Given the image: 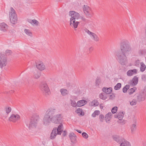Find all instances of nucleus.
Wrapping results in <instances>:
<instances>
[{
	"label": "nucleus",
	"mask_w": 146,
	"mask_h": 146,
	"mask_svg": "<svg viewBox=\"0 0 146 146\" xmlns=\"http://www.w3.org/2000/svg\"><path fill=\"white\" fill-rule=\"evenodd\" d=\"M69 14L71 17L70 19V25L73 26L75 30L77 28L79 23L84 24L86 23L87 20L83 16H80L78 12L74 11L69 12Z\"/></svg>",
	"instance_id": "7ed1b4c3"
},
{
	"label": "nucleus",
	"mask_w": 146,
	"mask_h": 146,
	"mask_svg": "<svg viewBox=\"0 0 146 146\" xmlns=\"http://www.w3.org/2000/svg\"><path fill=\"white\" fill-rule=\"evenodd\" d=\"M146 96L141 92L137 95L136 100L138 102H141L145 100Z\"/></svg>",
	"instance_id": "9d476101"
},
{
	"label": "nucleus",
	"mask_w": 146,
	"mask_h": 146,
	"mask_svg": "<svg viewBox=\"0 0 146 146\" xmlns=\"http://www.w3.org/2000/svg\"><path fill=\"white\" fill-rule=\"evenodd\" d=\"M40 88L44 95L47 96L50 94L49 89L46 82H43L41 83Z\"/></svg>",
	"instance_id": "423d86ee"
},
{
	"label": "nucleus",
	"mask_w": 146,
	"mask_h": 146,
	"mask_svg": "<svg viewBox=\"0 0 146 146\" xmlns=\"http://www.w3.org/2000/svg\"><path fill=\"white\" fill-rule=\"evenodd\" d=\"M100 108L101 109H103V106L102 105H101V104L100 105Z\"/></svg>",
	"instance_id": "6e6d98bb"
},
{
	"label": "nucleus",
	"mask_w": 146,
	"mask_h": 146,
	"mask_svg": "<svg viewBox=\"0 0 146 146\" xmlns=\"http://www.w3.org/2000/svg\"><path fill=\"white\" fill-rule=\"evenodd\" d=\"M74 130H76V131H77L79 133H82V131L80 130H78V129H74Z\"/></svg>",
	"instance_id": "864d4df0"
},
{
	"label": "nucleus",
	"mask_w": 146,
	"mask_h": 146,
	"mask_svg": "<svg viewBox=\"0 0 146 146\" xmlns=\"http://www.w3.org/2000/svg\"><path fill=\"white\" fill-rule=\"evenodd\" d=\"M120 146H121V144H120Z\"/></svg>",
	"instance_id": "052dcab7"
},
{
	"label": "nucleus",
	"mask_w": 146,
	"mask_h": 146,
	"mask_svg": "<svg viewBox=\"0 0 146 146\" xmlns=\"http://www.w3.org/2000/svg\"><path fill=\"white\" fill-rule=\"evenodd\" d=\"M63 125L61 123L59 125L57 128L54 127L51 133L50 138L53 139L55 138L57 135H61L63 131Z\"/></svg>",
	"instance_id": "39448f33"
},
{
	"label": "nucleus",
	"mask_w": 146,
	"mask_h": 146,
	"mask_svg": "<svg viewBox=\"0 0 146 146\" xmlns=\"http://www.w3.org/2000/svg\"><path fill=\"white\" fill-rule=\"evenodd\" d=\"M113 138L114 141L118 143H120V144L123 141V140H124L123 138L117 135L113 136Z\"/></svg>",
	"instance_id": "4468645a"
},
{
	"label": "nucleus",
	"mask_w": 146,
	"mask_h": 146,
	"mask_svg": "<svg viewBox=\"0 0 146 146\" xmlns=\"http://www.w3.org/2000/svg\"><path fill=\"white\" fill-rule=\"evenodd\" d=\"M112 115V114L111 112H109L106 115L105 118L106 122L110 120L111 118Z\"/></svg>",
	"instance_id": "4be33fe9"
},
{
	"label": "nucleus",
	"mask_w": 146,
	"mask_h": 146,
	"mask_svg": "<svg viewBox=\"0 0 146 146\" xmlns=\"http://www.w3.org/2000/svg\"><path fill=\"white\" fill-rule=\"evenodd\" d=\"M36 66L37 68L40 71H42L45 69V66L42 62L36 63Z\"/></svg>",
	"instance_id": "ddd939ff"
},
{
	"label": "nucleus",
	"mask_w": 146,
	"mask_h": 146,
	"mask_svg": "<svg viewBox=\"0 0 146 146\" xmlns=\"http://www.w3.org/2000/svg\"><path fill=\"white\" fill-rule=\"evenodd\" d=\"M140 63L141 62H140V61L138 60L136 61L135 62V65L137 66H139L140 64Z\"/></svg>",
	"instance_id": "a18cd8bd"
},
{
	"label": "nucleus",
	"mask_w": 146,
	"mask_h": 146,
	"mask_svg": "<svg viewBox=\"0 0 146 146\" xmlns=\"http://www.w3.org/2000/svg\"><path fill=\"white\" fill-rule=\"evenodd\" d=\"M12 53V51L9 50H7L5 51V54L6 55H11Z\"/></svg>",
	"instance_id": "a19ab883"
},
{
	"label": "nucleus",
	"mask_w": 146,
	"mask_h": 146,
	"mask_svg": "<svg viewBox=\"0 0 146 146\" xmlns=\"http://www.w3.org/2000/svg\"><path fill=\"white\" fill-rule=\"evenodd\" d=\"M124 114V113L123 112H121L118 113L117 115H114V117L115 118H117L120 121L122 119Z\"/></svg>",
	"instance_id": "dca6fc26"
},
{
	"label": "nucleus",
	"mask_w": 146,
	"mask_h": 146,
	"mask_svg": "<svg viewBox=\"0 0 146 146\" xmlns=\"http://www.w3.org/2000/svg\"><path fill=\"white\" fill-rule=\"evenodd\" d=\"M141 79L144 81H146V74H143L141 76Z\"/></svg>",
	"instance_id": "49530a36"
},
{
	"label": "nucleus",
	"mask_w": 146,
	"mask_h": 146,
	"mask_svg": "<svg viewBox=\"0 0 146 146\" xmlns=\"http://www.w3.org/2000/svg\"><path fill=\"white\" fill-rule=\"evenodd\" d=\"M7 64V59L6 57L3 55H0V67L2 68L5 66Z\"/></svg>",
	"instance_id": "6e6552de"
},
{
	"label": "nucleus",
	"mask_w": 146,
	"mask_h": 146,
	"mask_svg": "<svg viewBox=\"0 0 146 146\" xmlns=\"http://www.w3.org/2000/svg\"><path fill=\"white\" fill-rule=\"evenodd\" d=\"M131 133L132 134L134 133L136 129V123L133 124L131 126Z\"/></svg>",
	"instance_id": "b1692460"
},
{
	"label": "nucleus",
	"mask_w": 146,
	"mask_h": 146,
	"mask_svg": "<svg viewBox=\"0 0 146 146\" xmlns=\"http://www.w3.org/2000/svg\"><path fill=\"white\" fill-rule=\"evenodd\" d=\"M90 36L93 37V39L96 42L99 41V38L97 35L95 33H93Z\"/></svg>",
	"instance_id": "393cba45"
},
{
	"label": "nucleus",
	"mask_w": 146,
	"mask_h": 146,
	"mask_svg": "<svg viewBox=\"0 0 146 146\" xmlns=\"http://www.w3.org/2000/svg\"><path fill=\"white\" fill-rule=\"evenodd\" d=\"M135 89L136 88L135 87H133L130 89L128 91L129 94L130 95L132 94L135 91Z\"/></svg>",
	"instance_id": "473e14b6"
},
{
	"label": "nucleus",
	"mask_w": 146,
	"mask_h": 146,
	"mask_svg": "<svg viewBox=\"0 0 146 146\" xmlns=\"http://www.w3.org/2000/svg\"><path fill=\"white\" fill-rule=\"evenodd\" d=\"M145 146H146V145H145Z\"/></svg>",
	"instance_id": "680f3d73"
},
{
	"label": "nucleus",
	"mask_w": 146,
	"mask_h": 146,
	"mask_svg": "<svg viewBox=\"0 0 146 146\" xmlns=\"http://www.w3.org/2000/svg\"><path fill=\"white\" fill-rule=\"evenodd\" d=\"M121 146H131V145L129 142L124 138V140L121 143Z\"/></svg>",
	"instance_id": "6ab92c4d"
},
{
	"label": "nucleus",
	"mask_w": 146,
	"mask_h": 146,
	"mask_svg": "<svg viewBox=\"0 0 146 146\" xmlns=\"http://www.w3.org/2000/svg\"><path fill=\"white\" fill-rule=\"evenodd\" d=\"M85 31L86 32L90 35H91L92 34V33H93L92 32L88 30L87 29H86L85 30Z\"/></svg>",
	"instance_id": "de8ad7c7"
},
{
	"label": "nucleus",
	"mask_w": 146,
	"mask_h": 146,
	"mask_svg": "<svg viewBox=\"0 0 146 146\" xmlns=\"http://www.w3.org/2000/svg\"><path fill=\"white\" fill-rule=\"evenodd\" d=\"M76 135L74 136H73L72 137H71V138L70 139L71 140V142L73 143H75V141L76 140Z\"/></svg>",
	"instance_id": "58836bf2"
},
{
	"label": "nucleus",
	"mask_w": 146,
	"mask_h": 146,
	"mask_svg": "<svg viewBox=\"0 0 146 146\" xmlns=\"http://www.w3.org/2000/svg\"><path fill=\"white\" fill-rule=\"evenodd\" d=\"M104 118V115L102 114H101L99 116V119L101 122H102L103 121Z\"/></svg>",
	"instance_id": "c03bdc74"
},
{
	"label": "nucleus",
	"mask_w": 146,
	"mask_h": 146,
	"mask_svg": "<svg viewBox=\"0 0 146 146\" xmlns=\"http://www.w3.org/2000/svg\"><path fill=\"white\" fill-rule=\"evenodd\" d=\"M24 32L28 36L31 37L32 36V34L31 31L29 29H25L24 30Z\"/></svg>",
	"instance_id": "a878e982"
},
{
	"label": "nucleus",
	"mask_w": 146,
	"mask_h": 146,
	"mask_svg": "<svg viewBox=\"0 0 146 146\" xmlns=\"http://www.w3.org/2000/svg\"><path fill=\"white\" fill-rule=\"evenodd\" d=\"M87 102V101L84 100H82L78 101L76 105L78 107H80L85 105Z\"/></svg>",
	"instance_id": "f3484780"
},
{
	"label": "nucleus",
	"mask_w": 146,
	"mask_h": 146,
	"mask_svg": "<svg viewBox=\"0 0 146 146\" xmlns=\"http://www.w3.org/2000/svg\"><path fill=\"white\" fill-rule=\"evenodd\" d=\"M82 111V109L80 108H78L77 110L75 112L77 113H80Z\"/></svg>",
	"instance_id": "09e8293b"
},
{
	"label": "nucleus",
	"mask_w": 146,
	"mask_h": 146,
	"mask_svg": "<svg viewBox=\"0 0 146 146\" xmlns=\"http://www.w3.org/2000/svg\"><path fill=\"white\" fill-rule=\"evenodd\" d=\"M100 98L103 100H105L107 98V97L105 96L103 94L101 93L99 95Z\"/></svg>",
	"instance_id": "e433bc0d"
},
{
	"label": "nucleus",
	"mask_w": 146,
	"mask_h": 146,
	"mask_svg": "<svg viewBox=\"0 0 146 146\" xmlns=\"http://www.w3.org/2000/svg\"><path fill=\"white\" fill-rule=\"evenodd\" d=\"M98 102L96 100H94L90 103V105L92 106H98Z\"/></svg>",
	"instance_id": "bb28decb"
},
{
	"label": "nucleus",
	"mask_w": 146,
	"mask_h": 146,
	"mask_svg": "<svg viewBox=\"0 0 146 146\" xmlns=\"http://www.w3.org/2000/svg\"><path fill=\"white\" fill-rule=\"evenodd\" d=\"M103 92L107 94L110 93L112 91V88H106L104 87L102 89Z\"/></svg>",
	"instance_id": "a211bd4d"
},
{
	"label": "nucleus",
	"mask_w": 146,
	"mask_h": 146,
	"mask_svg": "<svg viewBox=\"0 0 146 146\" xmlns=\"http://www.w3.org/2000/svg\"><path fill=\"white\" fill-rule=\"evenodd\" d=\"M140 92L146 96V85L145 86L142 91Z\"/></svg>",
	"instance_id": "79ce46f5"
},
{
	"label": "nucleus",
	"mask_w": 146,
	"mask_h": 146,
	"mask_svg": "<svg viewBox=\"0 0 146 146\" xmlns=\"http://www.w3.org/2000/svg\"><path fill=\"white\" fill-rule=\"evenodd\" d=\"M11 110V108L10 107H6L5 108V111L7 114V116L5 117L6 118L7 117L8 115L10 113Z\"/></svg>",
	"instance_id": "cd10ccee"
},
{
	"label": "nucleus",
	"mask_w": 146,
	"mask_h": 146,
	"mask_svg": "<svg viewBox=\"0 0 146 146\" xmlns=\"http://www.w3.org/2000/svg\"><path fill=\"white\" fill-rule=\"evenodd\" d=\"M11 11L9 12L10 21L12 24H15L17 23V17L14 9L11 7Z\"/></svg>",
	"instance_id": "0eeeda50"
},
{
	"label": "nucleus",
	"mask_w": 146,
	"mask_h": 146,
	"mask_svg": "<svg viewBox=\"0 0 146 146\" xmlns=\"http://www.w3.org/2000/svg\"><path fill=\"white\" fill-rule=\"evenodd\" d=\"M1 80V77L0 76V81Z\"/></svg>",
	"instance_id": "4d7b16f0"
},
{
	"label": "nucleus",
	"mask_w": 146,
	"mask_h": 146,
	"mask_svg": "<svg viewBox=\"0 0 146 146\" xmlns=\"http://www.w3.org/2000/svg\"><path fill=\"white\" fill-rule=\"evenodd\" d=\"M60 91L61 92V95L63 96H65L68 95L69 93V92L67 90L62 88L61 89Z\"/></svg>",
	"instance_id": "aec40b11"
},
{
	"label": "nucleus",
	"mask_w": 146,
	"mask_h": 146,
	"mask_svg": "<svg viewBox=\"0 0 146 146\" xmlns=\"http://www.w3.org/2000/svg\"><path fill=\"white\" fill-rule=\"evenodd\" d=\"M40 75V74L39 72L36 71L33 73V77L35 79H37L39 78Z\"/></svg>",
	"instance_id": "412c9836"
},
{
	"label": "nucleus",
	"mask_w": 146,
	"mask_h": 146,
	"mask_svg": "<svg viewBox=\"0 0 146 146\" xmlns=\"http://www.w3.org/2000/svg\"><path fill=\"white\" fill-rule=\"evenodd\" d=\"M71 101L70 104L73 107H75L77 106V104L76 103L75 101L74 100H70Z\"/></svg>",
	"instance_id": "c9c22d12"
},
{
	"label": "nucleus",
	"mask_w": 146,
	"mask_h": 146,
	"mask_svg": "<svg viewBox=\"0 0 146 146\" xmlns=\"http://www.w3.org/2000/svg\"><path fill=\"white\" fill-rule=\"evenodd\" d=\"M138 78L137 76H135L134 77L133 83L134 85H136L138 83Z\"/></svg>",
	"instance_id": "c85d7f7f"
},
{
	"label": "nucleus",
	"mask_w": 146,
	"mask_h": 146,
	"mask_svg": "<svg viewBox=\"0 0 146 146\" xmlns=\"http://www.w3.org/2000/svg\"><path fill=\"white\" fill-rule=\"evenodd\" d=\"M57 110L53 108L48 109L46 111L43 119V123L44 125H49L51 122L60 123L62 119L61 114H56Z\"/></svg>",
	"instance_id": "f03ea898"
},
{
	"label": "nucleus",
	"mask_w": 146,
	"mask_h": 146,
	"mask_svg": "<svg viewBox=\"0 0 146 146\" xmlns=\"http://www.w3.org/2000/svg\"><path fill=\"white\" fill-rule=\"evenodd\" d=\"M129 88V86L128 85H126L125 87L123 89V92L124 93H125L127 92V90H128Z\"/></svg>",
	"instance_id": "2f4dec72"
},
{
	"label": "nucleus",
	"mask_w": 146,
	"mask_h": 146,
	"mask_svg": "<svg viewBox=\"0 0 146 146\" xmlns=\"http://www.w3.org/2000/svg\"><path fill=\"white\" fill-rule=\"evenodd\" d=\"M40 119L39 116L38 114H34L33 115L28 126L29 130L32 132L36 131Z\"/></svg>",
	"instance_id": "20e7f679"
},
{
	"label": "nucleus",
	"mask_w": 146,
	"mask_h": 146,
	"mask_svg": "<svg viewBox=\"0 0 146 146\" xmlns=\"http://www.w3.org/2000/svg\"><path fill=\"white\" fill-rule=\"evenodd\" d=\"M120 49L121 51L116 52L119 62L122 65H125L127 63V56L129 54L131 51V47L129 42L127 40H123L120 42Z\"/></svg>",
	"instance_id": "f257e3e1"
},
{
	"label": "nucleus",
	"mask_w": 146,
	"mask_h": 146,
	"mask_svg": "<svg viewBox=\"0 0 146 146\" xmlns=\"http://www.w3.org/2000/svg\"><path fill=\"white\" fill-rule=\"evenodd\" d=\"M82 135L83 137L86 139H87L88 137V134L84 132H83L82 133Z\"/></svg>",
	"instance_id": "37998d69"
},
{
	"label": "nucleus",
	"mask_w": 146,
	"mask_h": 146,
	"mask_svg": "<svg viewBox=\"0 0 146 146\" xmlns=\"http://www.w3.org/2000/svg\"><path fill=\"white\" fill-rule=\"evenodd\" d=\"M121 84L120 83H118L115 86L114 89L116 90H118L121 88Z\"/></svg>",
	"instance_id": "72a5a7b5"
},
{
	"label": "nucleus",
	"mask_w": 146,
	"mask_h": 146,
	"mask_svg": "<svg viewBox=\"0 0 146 146\" xmlns=\"http://www.w3.org/2000/svg\"><path fill=\"white\" fill-rule=\"evenodd\" d=\"M84 12L87 18H91L92 15L90 12V8L87 5H84L83 7Z\"/></svg>",
	"instance_id": "1a4fd4ad"
},
{
	"label": "nucleus",
	"mask_w": 146,
	"mask_h": 146,
	"mask_svg": "<svg viewBox=\"0 0 146 146\" xmlns=\"http://www.w3.org/2000/svg\"><path fill=\"white\" fill-rule=\"evenodd\" d=\"M137 72V70L136 69L130 70L127 72V74L128 76H131L134 74H136Z\"/></svg>",
	"instance_id": "2eb2a0df"
},
{
	"label": "nucleus",
	"mask_w": 146,
	"mask_h": 146,
	"mask_svg": "<svg viewBox=\"0 0 146 146\" xmlns=\"http://www.w3.org/2000/svg\"><path fill=\"white\" fill-rule=\"evenodd\" d=\"M19 118H20V117H19Z\"/></svg>",
	"instance_id": "bf43d9fd"
},
{
	"label": "nucleus",
	"mask_w": 146,
	"mask_h": 146,
	"mask_svg": "<svg viewBox=\"0 0 146 146\" xmlns=\"http://www.w3.org/2000/svg\"><path fill=\"white\" fill-rule=\"evenodd\" d=\"M8 26L4 23L0 24V30L3 33H5L8 29Z\"/></svg>",
	"instance_id": "9b49d317"
},
{
	"label": "nucleus",
	"mask_w": 146,
	"mask_h": 146,
	"mask_svg": "<svg viewBox=\"0 0 146 146\" xmlns=\"http://www.w3.org/2000/svg\"><path fill=\"white\" fill-rule=\"evenodd\" d=\"M39 23L35 19H33L32 22V25H35L36 26H38L39 25Z\"/></svg>",
	"instance_id": "4c0bfd02"
},
{
	"label": "nucleus",
	"mask_w": 146,
	"mask_h": 146,
	"mask_svg": "<svg viewBox=\"0 0 146 146\" xmlns=\"http://www.w3.org/2000/svg\"><path fill=\"white\" fill-rule=\"evenodd\" d=\"M18 115L17 114L15 115L14 114H12L9 118L8 120L10 121L15 123L18 120Z\"/></svg>",
	"instance_id": "f8f14e48"
},
{
	"label": "nucleus",
	"mask_w": 146,
	"mask_h": 146,
	"mask_svg": "<svg viewBox=\"0 0 146 146\" xmlns=\"http://www.w3.org/2000/svg\"><path fill=\"white\" fill-rule=\"evenodd\" d=\"M91 48H89V50H90L91 49Z\"/></svg>",
	"instance_id": "13d9d810"
},
{
	"label": "nucleus",
	"mask_w": 146,
	"mask_h": 146,
	"mask_svg": "<svg viewBox=\"0 0 146 146\" xmlns=\"http://www.w3.org/2000/svg\"><path fill=\"white\" fill-rule=\"evenodd\" d=\"M137 102L136 100L133 99L130 102V104L131 106H135L137 104Z\"/></svg>",
	"instance_id": "c756f323"
},
{
	"label": "nucleus",
	"mask_w": 146,
	"mask_h": 146,
	"mask_svg": "<svg viewBox=\"0 0 146 146\" xmlns=\"http://www.w3.org/2000/svg\"><path fill=\"white\" fill-rule=\"evenodd\" d=\"M101 80L99 78H97L95 82V85L96 86L98 87L99 86V84L100 83Z\"/></svg>",
	"instance_id": "f704fd0d"
},
{
	"label": "nucleus",
	"mask_w": 146,
	"mask_h": 146,
	"mask_svg": "<svg viewBox=\"0 0 146 146\" xmlns=\"http://www.w3.org/2000/svg\"><path fill=\"white\" fill-rule=\"evenodd\" d=\"M84 112L82 111L80 113V115H84Z\"/></svg>",
	"instance_id": "5fc2aeb1"
},
{
	"label": "nucleus",
	"mask_w": 146,
	"mask_h": 146,
	"mask_svg": "<svg viewBox=\"0 0 146 146\" xmlns=\"http://www.w3.org/2000/svg\"><path fill=\"white\" fill-rule=\"evenodd\" d=\"M117 111V107H114L111 110V112L113 113H114L116 112Z\"/></svg>",
	"instance_id": "ea45409f"
},
{
	"label": "nucleus",
	"mask_w": 146,
	"mask_h": 146,
	"mask_svg": "<svg viewBox=\"0 0 146 146\" xmlns=\"http://www.w3.org/2000/svg\"><path fill=\"white\" fill-rule=\"evenodd\" d=\"M140 67V71L141 72H143L145 71L146 68V66L145 64L143 62H141Z\"/></svg>",
	"instance_id": "5701e85b"
},
{
	"label": "nucleus",
	"mask_w": 146,
	"mask_h": 146,
	"mask_svg": "<svg viewBox=\"0 0 146 146\" xmlns=\"http://www.w3.org/2000/svg\"><path fill=\"white\" fill-rule=\"evenodd\" d=\"M100 111H99L96 110L92 114V116L93 117H95L96 115H99Z\"/></svg>",
	"instance_id": "7c9ffc66"
},
{
	"label": "nucleus",
	"mask_w": 146,
	"mask_h": 146,
	"mask_svg": "<svg viewBox=\"0 0 146 146\" xmlns=\"http://www.w3.org/2000/svg\"><path fill=\"white\" fill-rule=\"evenodd\" d=\"M67 134V133L66 132V131H63V133L62 134V135L63 136H65Z\"/></svg>",
	"instance_id": "3c124183"
},
{
	"label": "nucleus",
	"mask_w": 146,
	"mask_h": 146,
	"mask_svg": "<svg viewBox=\"0 0 146 146\" xmlns=\"http://www.w3.org/2000/svg\"><path fill=\"white\" fill-rule=\"evenodd\" d=\"M33 20H31V19H28L27 20V21L30 23H31V24H32Z\"/></svg>",
	"instance_id": "603ef678"
},
{
	"label": "nucleus",
	"mask_w": 146,
	"mask_h": 146,
	"mask_svg": "<svg viewBox=\"0 0 146 146\" xmlns=\"http://www.w3.org/2000/svg\"><path fill=\"white\" fill-rule=\"evenodd\" d=\"M75 135L74 134V133H70V134L69 136L70 138L71 137H73V136H74Z\"/></svg>",
	"instance_id": "8fccbe9b"
}]
</instances>
